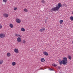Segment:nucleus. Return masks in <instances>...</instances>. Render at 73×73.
<instances>
[{
    "label": "nucleus",
    "instance_id": "nucleus-1",
    "mask_svg": "<svg viewBox=\"0 0 73 73\" xmlns=\"http://www.w3.org/2000/svg\"><path fill=\"white\" fill-rule=\"evenodd\" d=\"M62 7V4L60 3H59L58 5H56V7H53L51 9V12L53 11H58L59 9L60 8V7Z\"/></svg>",
    "mask_w": 73,
    "mask_h": 73
},
{
    "label": "nucleus",
    "instance_id": "nucleus-2",
    "mask_svg": "<svg viewBox=\"0 0 73 73\" xmlns=\"http://www.w3.org/2000/svg\"><path fill=\"white\" fill-rule=\"evenodd\" d=\"M67 63H68V59H67V58L66 57L63 58L62 61L59 62V64L60 65L63 64V65H66Z\"/></svg>",
    "mask_w": 73,
    "mask_h": 73
},
{
    "label": "nucleus",
    "instance_id": "nucleus-3",
    "mask_svg": "<svg viewBox=\"0 0 73 73\" xmlns=\"http://www.w3.org/2000/svg\"><path fill=\"white\" fill-rule=\"evenodd\" d=\"M5 37V34L4 33H1L0 34V38H3Z\"/></svg>",
    "mask_w": 73,
    "mask_h": 73
},
{
    "label": "nucleus",
    "instance_id": "nucleus-4",
    "mask_svg": "<svg viewBox=\"0 0 73 73\" xmlns=\"http://www.w3.org/2000/svg\"><path fill=\"white\" fill-rule=\"evenodd\" d=\"M3 16L4 17L7 18L9 16V14L7 13H5L3 14Z\"/></svg>",
    "mask_w": 73,
    "mask_h": 73
},
{
    "label": "nucleus",
    "instance_id": "nucleus-5",
    "mask_svg": "<svg viewBox=\"0 0 73 73\" xmlns=\"http://www.w3.org/2000/svg\"><path fill=\"white\" fill-rule=\"evenodd\" d=\"M17 41L18 42H21V39L20 37H18L17 38Z\"/></svg>",
    "mask_w": 73,
    "mask_h": 73
},
{
    "label": "nucleus",
    "instance_id": "nucleus-6",
    "mask_svg": "<svg viewBox=\"0 0 73 73\" xmlns=\"http://www.w3.org/2000/svg\"><path fill=\"white\" fill-rule=\"evenodd\" d=\"M16 22L18 24H19L21 23V20L17 18L16 19Z\"/></svg>",
    "mask_w": 73,
    "mask_h": 73
},
{
    "label": "nucleus",
    "instance_id": "nucleus-7",
    "mask_svg": "<svg viewBox=\"0 0 73 73\" xmlns=\"http://www.w3.org/2000/svg\"><path fill=\"white\" fill-rule=\"evenodd\" d=\"M14 52H15L16 53H19V49L16 48H15L14 49Z\"/></svg>",
    "mask_w": 73,
    "mask_h": 73
},
{
    "label": "nucleus",
    "instance_id": "nucleus-8",
    "mask_svg": "<svg viewBox=\"0 0 73 73\" xmlns=\"http://www.w3.org/2000/svg\"><path fill=\"white\" fill-rule=\"evenodd\" d=\"M43 53L44 55H45V56H49V54H48V52H47L46 51L44 52Z\"/></svg>",
    "mask_w": 73,
    "mask_h": 73
},
{
    "label": "nucleus",
    "instance_id": "nucleus-9",
    "mask_svg": "<svg viewBox=\"0 0 73 73\" xmlns=\"http://www.w3.org/2000/svg\"><path fill=\"white\" fill-rule=\"evenodd\" d=\"M7 57H10L11 56V54L10 52H8L7 54Z\"/></svg>",
    "mask_w": 73,
    "mask_h": 73
},
{
    "label": "nucleus",
    "instance_id": "nucleus-10",
    "mask_svg": "<svg viewBox=\"0 0 73 73\" xmlns=\"http://www.w3.org/2000/svg\"><path fill=\"white\" fill-rule=\"evenodd\" d=\"M9 26L10 27V28H13L14 27L12 23H10L9 25Z\"/></svg>",
    "mask_w": 73,
    "mask_h": 73
},
{
    "label": "nucleus",
    "instance_id": "nucleus-11",
    "mask_svg": "<svg viewBox=\"0 0 73 73\" xmlns=\"http://www.w3.org/2000/svg\"><path fill=\"white\" fill-rule=\"evenodd\" d=\"M45 30V29L44 28H43L41 29H40L39 30V31L40 32H42L43 31H44Z\"/></svg>",
    "mask_w": 73,
    "mask_h": 73
},
{
    "label": "nucleus",
    "instance_id": "nucleus-12",
    "mask_svg": "<svg viewBox=\"0 0 73 73\" xmlns=\"http://www.w3.org/2000/svg\"><path fill=\"white\" fill-rule=\"evenodd\" d=\"M40 61H41L42 62H45V59L43 58H41L40 59Z\"/></svg>",
    "mask_w": 73,
    "mask_h": 73
},
{
    "label": "nucleus",
    "instance_id": "nucleus-13",
    "mask_svg": "<svg viewBox=\"0 0 73 73\" xmlns=\"http://www.w3.org/2000/svg\"><path fill=\"white\" fill-rule=\"evenodd\" d=\"M15 36H17V37H21V35H20V34H17V33H15Z\"/></svg>",
    "mask_w": 73,
    "mask_h": 73
},
{
    "label": "nucleus",
    "instance_id": "nucleus-14",
    "mask_svg": "<svg viewBox=\"0 0 73 73\" xmlns=\"http://www.w3.org/2000/svg\"><path fill=\"white\" fill-rule=\"evenodd\" d=\"M21 31L22 32H25V29L24 27H22L21 28Z\"/></svg>",
    "mask_w": 73,
    "mask_h": 73
},
{
    "label": "nucleus",
    "instance_id": "nucleus-15",
    "mask_svg": "<svg viewBox=\"0 0 73 73\" xmlns=\"http://www.w3.org/2000/svg\"><path fill=\"white\" fill-rule=\"evenodd\" d=\"M24 11L25 12L27 13L28 12V10L27 9L25 8L24 9Z\"/></svg>",
    "mask_w": 73,
    "mask_h": 73
},
{
    "label": "nucleus",
    "instance_id": "nucleus-16",
    "mask_svg": "<svg viewBox=\"0 0 73 73\" xmlns=\"http://www.w3.org/2000/svg\"><path fill=\"white\" fill-rule=\"evenodd\" d=\"M16 62H13L12 63L11 65L12 66H15L16 65Z\"/></svg>",
    "mask_w": 73,
    "mask_h": 73
},
{
    "label": "nucleus",
    "instance_id": "nucleus-17",
    "mask_svg": "<svg viewBox=\"0 0 73 73\" xmlns=\"http://www.w3.org/2000/svg\"><path fill=\"white\" fill-rule=\"evenodd\" d=\"M64 22V21H63V20H60L59 21V23L60 24H62V23Z\"/></svg>",
    "mask_w": 73,
    "mask_h": 73
},
{
    "label": "nucleus",
    "instance_id": "nucleus-18",
    "mask_svg": "<svg viewBox=\"0 0 73 73\" xmlns=\"http://www.w3.org/2000/svg\"><path fill=\"white\" fill-rule=\"evenodd\" d=\"M3 62H4V60H0V65H1L3 63Z\"/></svg>",
    "mask_w": 73,
    "mask_h": 73
},
{
    "label": "nucleus",
    "instance_id": "nucleus-19",
    "mask_svg": "<svg viewBox=\"0 0 73 73\" xmlns=\"http://www.w3.org/2000/svg\"><path fill=\"white\" fill-rule=\"evenodd\" d=\"M70 20L71 21H73V17L71 16L70 17Z\"/></svg>",
    "mask_w": 73,
    "mask_h": 73
},
{
    "label": "nucleus",
    "instance_id": "nucleus-20",
    "mask_svg": "<svg viewBox=\"0 0 73 73\" xmlns=\"http://www.w3.org/2000/svg\"><path fill=\"white\" fill-rule=\"evenodd\" d=\"M68 59H69L70 60H71L72 59V57H71V56H68Z\"/></svg>",
    "mask_w": 73,
    "mask_h": 73
},
{
    "label": "nucleus",
    "instance_id": "nucleus-21",
    "mask_svg": "<svg viewBox=\"0 0 73 73\" xmlns=\"http://www.w3.org/2000/svg\"><path fill=\"white\" fill-rule=\"evenodd\" d=\"M17 7H14L13 10L14 11H16V10H17Z\"/></svg>",
    "mask_w": 73,
    "mask_h": 73
},
{
    "label": "nucleus",
    "instance_id": "nucleus-22",
    "mask_svg": "<svg viewBox=\"0 0 73 73\" xmlns=\"http://www.w3.org/2000/svg\"><path fill=\"white\" fill-rule=\"evenodd\" d=\"M52 66H57V64H52Z\"/></svg>",
    "mask_w": 73,
    "mask_h": 73
},
{
    "label": "nucleus",
    "instance_id": "nucleus-23",
    "mask_svg": "<svg viewBox=\"0 0 73 73\" xmlns=\"http://www.w3.org/2000/svg\"><path fill=\"white\" fill-rule=\"evenodd\" d=\"M3 1V2L4 3H5L7 2V0H2Z\"/></svg>",
    "mask_w": 73,
    "mask_h": 73
},
{
    "label": "nucleus",
    "instance_id": "nucleus-24",
    "mask_svg": "<svg viewBox=\"0 0 73 73\" xmlns=\"http://www.w3.org/2000/svg\"><path fill=\"white\" fill-rule=\"evenodd\" d=\"M23 42L24 44H25V42H26V41L25 40H23Z\"/></svg>",
    "mask_w": 73,
    "mask_h": 73
},
{
    "label": "nucleus",
    "instance_id": "nucleus-25",
    "mask_svg": "<svg viewBox=\"0 0 73 73\" xmlns=\"http://www.w3.org/2000/svg\"><path fill=\"white\" fill-rule=\"evenodd\" d=\"M3 28V26L1 24H0V29H1Z\"/></svg>",
    "mask_w": 73,
    "mask_h": 73
},
{
    "label": "nucleus",
    "instance_id": "nucleus-26",
    "mask_svg": "<svg viewBox=\"0 0 73 73\" xmlns=\"http://www.w3.org/2000/svg\"><path fill=\"white\" fill-rule=\"evenodd\" d=\"M41 3H42V4H44L45 3V1L44 0H42L41 1Z\"/></svg>",
    "mask_w": 73,
    "mask_h": 73
},
{
    "label": "nucleus",
    "instance_id": "nucleus-27",
    "mask_svg": "<svg viewBox=\"0 0 73 73\" xmlns=\"http://www.w3.org/2000/svg\"><path fill=\"white\" fill-rule=\"evenodd\" d=\"M45 23H47V19H46V20L44 21Z\"/></svg>",
    "mask_w": 73,
    "mask_h": 73
},
{
    "label": "nucleus",
    "instance_id": "nucleus-28",
    "mask_svg": "<svg viewBox=\"0 0 73 73\" xmlns=\"http://www.w3.org/2000/svg\"><path fill=\"white\" fill-rule=\"evenodd\" d=\"M58 69H60L61 68V67L60 66H58Z\"/></svg>",
    "mask_w": 73,
    "mask_h": 73
},
{
    "label": "nucleus",
    "instance_id": "nucleus-29",
    "mask_svg": "<svg viewBox=\"0 0 73 73\" xmlns=\"http://www.w3.org/2000/svg\"><path fill=\"white\" fill-rule=\"evenodd\" d=\"M72 15H73V11L72 12Z\"/></svg>",
    "mask_w": 73,
    "mask_h": 73
},
{
    "label": "nucleus",
    "instance_id": "nucleus-30",
    "mask_svg": "<svg viewBox=\"0 0 73 73\" xmlns=\"http://www.w3.org/2000/svg\"><path fill=\"white\" fill-rule=\"evenodd\" d=\"M50 70H52V69L50 68Z\"/></svg>",
    "mask_w": 73,
    "mask_h": 73
},
{
    "label": "nucleus",
    "instance_id": "nucleus-31",
    "mask_svg": "<svg viewBox=\"0 0 73 73\" xmlns=\"http://www.w3.org/2000/svg\"><path fill=\"white\" fill-rule=\"evenodd\" d=\"M72 44H73V40H72Z\"/></svg>",
    "mask_w": 73,
    "mask_h": 73
}]
</instances>
